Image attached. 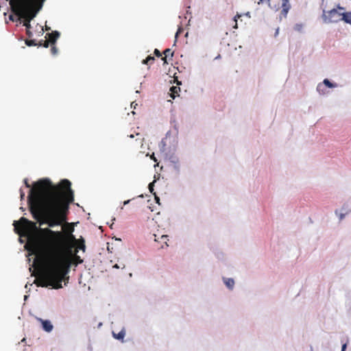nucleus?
Segmentation results:
<instances>
[{"label":"nucleus","mask_w":351,"mask_h":351,"mask_svg":"<svg viewBox=\"0 0 351 351\" xmlns=\"http://www.w3.org/2000/svg\"><path fill=\"white\" fill-rule=\"evenodd\" d=\"M154 53L156 56L158 58L162 56L160 51L158 49H155Z\"/></svg>","instance_id":"b1692460"},{"label":"nucleus","mask_w":351,"mask_h":351,"mask_svg":"<svg viewBox=\"0 0 351 351\" xmlns=\"http://www.w3.org/2000/svg\"><path fill=\"white\" fill-rule=\"evenodd\" d=\"M261 2H263L264 0H259Z\"/></svg>","instance_id":"e433bc0d"},{"label":"nucleus","mask_w":351,"mask_h":351,"mask_svg":"<svg viewBox=\"0 0 351 351\" xmlns=\"http://www.w3.org/2000/svg\"><path fill=\"white\" fill-rule=\"evenodd\" d=\"M155 60L154 57L152 56H148L145 59L142 61V63L144 64H148L149 63H152Z\"/></svg>","instance_id":"dca6fc26"},{"label":"nucleus","mask_w":351,"mask_h":351,"mask_svg":"<svg viewBox=\"0 0 351 351\" xmlns=\"http://www.w3.org/2000/svg\"><path fill=\"white\" fill-rule=\"evenodd\" d=\"M50 44V42L47 39L45 40H40L38 42V46H43L45 48H47Z\"/></svg>","instance_id":"a211bd4d"},{"label":"nucleus","mask_w":351,"mask_h":351,"mask_svg":"<svg viewBox=\"0 0 351 351\" xmlns=\"http://www.w3.org/2000/svg\"><path fill=\"white\" fill-rule=\"evenodd\" d=\"M224 283L230 289H232L234 285V281L232 278L224 279Z\"/></svg>","instance_id":"4468645a"},{"label":"nucleus","mask_w":351,"mask_h":351,"mask_svg":"<svg viewBox=\"0 0 351 351\" xmlns=\"http://www.w3.org/2000/svg\"><path fill=\"white\" fill-rule=\"evenodd\" d=\"M154 237H155V241L156 242H161V243H164L166 247L168 246V244H167V241L169 240L168 239V236L167 235H162L160 238L158 239H156V235L154 234Z\"/></svg>","instance_id":"9b49d317"},{"label":"nucleus","mask_w":351,"mask_h":351,"mask_svg":"<svg viewBox=\"0 0 351 351\" xmlns=\"http://www.w3.org/2000/svg\"><path fill=\"white\" fill-rule=\"evenodd\" d=\"M112 335L115 339L123 341L125 335V331L123 329L118 334L113 332Z\"/></svg>","instance_id":"f8f14e48"},{"label":"nucleus","mask_w":351,"mask_h":351,"mask_svg":"<svg viewBox=\"0 0 351 351\" xmlns=\"http://www.w3.org/2000/svg\"><path fill=\"white\" fill-rule=\"evenodd\" d=\"M241 16V14H237L234 17V21L235 22V24L234 25V28L237 29V19H239L240 17Z\"/></svg>","instance_id":"4be33fe9"},{"label":"nucleus","mask_w":351,"mask_h":351,"mask_svg":"<svg viewBox=\"0 0 351 351\" xmlns=\"http://www.w3.org/2000/svg\"><path fill=\"white\" fill-rule=\"evenodd\" d=\"M130 138H134V135H133V134H131V135H130Z\"/></svg>","instance_id":"f704fd0d"},{"label":"nucleus","mask_w":351,"mask_h":351,"mask_svg":"<svg viewBox=\"0 0 351 351\" xmlns=\"http://www.w3.org/2000/svg\"><path fill=\"white\" fill-rule=\"evenodd\" d=\"M182 28H179V29H178V31H177V32H176V35H175V38H176V39L178 38V34L182 32Z\"/></svg>","instance_id":"a878e982"},{"label":"nucleus","mask_w":351,"mask_h":351,"mask_svg":"<svg viewBox=\"0 0 351 351\" xmlns=\"http://www.w3.org/2000/svg\"><path fill=\"white\" fill-rule=\"evenodd\" d=\"M343 12L338 9H332L328 12H324L323 18L328 23H337L342 21Z\"/></svg>","instance_id":"39448f33"},{"label":"nucleus","mask_w":351,"mask_h":351,"mask_svg":"<svg viewBox=\"0 0 351 351\" xmlns=\"http://www.w3.org/2000/svg\"><path fill=\"white\" fill-rule=\"evenodd\" d=\"M38 320L42 323L43 328L46 332H51L53 329V325L51 324V322L49 320H43L40 318L38 319Z\"/></svg>","instance_id":"1a4fd4ad"},{"label":"nucleus","mask_w":351,"mask_h":351,"mask_svg":"<svg viewBox=\"0 0 351 351\" xmlns=\"http://www.w3.org/2000/svg\"><path fill=\"white\" fill-rule=\"evenodd\" d=\"M167 58H168L166 57L165 56L163 58H162V60L164 64H168Z\"/></svg>","instance_id":"cd10ccee"},{"label":"nucleus","mask_w":351,"mask_h":351,"mask_svg":"<svg viewBox=\"0 0 351 351\" xmlns=\"http://www.w3.org/2000/svg\"><path fill=\"white\" fill-rule=\"evenodd\" d=\"M154 181L151 182L149 184V191L152 193H154Z\"/></svg>","instance_id":"5701e85b"},{"label":"nucleus","mask_w":351,"mask_h":351,"mask_svg":"<svg viewBox=\"0 0 351 351\" xmlns=\"http://www.w3.org/2000/svg\"><path fill=\"white\" fill-rule=\"evenodd\" d=\"M13 226L15 231L21 235L29 234L36 228V223L25 217H21L19 221H14Z\"/></svg>","instance_id":"20e7f679"},{"label":"nucleus","mask_w":351,"mask_h":351,"mask_svg":"<svg viewBox=\"0 0 351 351\" xmlns=\"http://www.w3.org/2000/svg\"><path fill=\"white\" fill-rule=\"evenodd\" d=\"M346 347H347L346 343H344V344L342 346L341 351H346Z\"/></svg>","instance_id":"c85d7f7f"},{"label":"nucleus","mask_w":351,"mask_h":351,"mask_svg":"<svg viewBox=\"0 0 351 351\" xmlns=\"http://www.w3.org/2000/svg\"><path fill=\"white\" fill-rule=\"evenodd\" d=\"M278 28L276 29V35H277L278 34Z\"/></svg>","instance_id":"473e14b6"},{"label":"nucleus","mask_w":351,"mask_h":351,"mask_svg":"<svg viewBox=\"0 0 351 351\" xmlns=\"http://www.w3.org/2000/svg\"><path fill=\"white\" fill-rule=\"evenodd\" d=\"M324 85L326 86L328 88H334L337 86L336 84H332L328 79H325L323 81V84H319L317 87V91L321 94H324Z\"/></svg>","instance_id":"0eeeda50"},{"label":"nucleus","mask_w":351,"mask_h":351,"mask_svg":"<svg viewBox=\"0 0 351 351\" xmlns=\"http://www.w3.org/2000/svg\"><path fill=\"white\" fill-rule=\"evenodd\" d=\"M164 55L167 57V58H172L173 56V51H171V49H166L164 52H163Z\"/></svg>","instance_id":"f3484780"},{"label":"nucleus","mask_w":351,"mask_h":351,"mask_svg":"<svg viewBox=\"0 0 351 351\" xmlns=\"http://www.w3.org/2000/svg\"><path fill=\"white\" fill-rule=\"evenodd\" d=\"M25 44L29 47L38 46V43L36 42V39H32V38L25 40Z\"/></svg>","instance_id":"2eb2a0df"},{"label":"nucleus","mask_w":351,"mask_h":351,"mask_svg":"<svg viewBox=\"0 0 351 351\" xmlns=\"http://www.w3.org/2000/svg\"><path fill=\"white\" fill-rule=\"evenodd\" d=\"M342 21L351 24V12H343Z\"/></svg>","instance_id":"ddd939ff"},{"label":"nucleus","mask_w":351,"mask_h":351,"mask_svg":"<svg viewBox=\"0 0 351 351\" xmlns=\"http://www.w3.org/2000/svg\"><path fill=\"white\" fill-rule=\"evenodd\" d=\"M31 245L36 255L34 264L43 267V271L38 278V285L50 286L56 289L62 288V281L66 284L69 280L67 274L71 265V257L59 250H45L36 241Z\"/></svg>","instance_id":"f03ea898"},{"label":"nucleus","mask_w":351,"mask_h":351,"mask_svg":"<svg viewBox=\"0 0 351 351\" xmlns=\"http://www.w3.org/2000/svg\"><path fill=\"white\" fill-rule=\"evenodd\" d=\"M337 8L340 10H343V8L342 7H340L339 5L337 6Z\"/></svg>","instance_id":"2f4dec72"},{"label":"nucleus","mask_w":351,"mask_h":351,"mask_svg":"<svg viewBox=\"0 0 351 351\" xmlns=\"http://www.w3.org/2000/svg\"><path fill=\"white\" fill-rule=\"evenodd\" d=\"M51 53L53 56H56L58 53V49L55 45H51Z\"/></svg>","instance_id":"aec40b11"},{"label":"nucleus","mask_w":351,"mask_h":351,"mask_svg":"<svg viewBox=\"0 0 351 351\" xmlns=\"http://www.w3.org/2000/svg\"><path fill=\"white\" fill-rule=\"evenodd\" d=\"M129 202H130V200L125 201V202H123V204H124V205H126V204H128Z\"/></svg>","instance_id":"7c9ffc66"},{"label":"nucleus","mask_w":351,"mask_h":351,"mask_svg":"<svg viewBox=\"0 0 351 351\" xmlns=\"http://www.w3.org/2000/svg\"><path fill=\"white\" fill-rule=\"evenodd\" d=\"M24 183L27 188H30V184H29L27 179L24 180Z\"/></svg>","instance_id":"393cba45"},{"label":"nucleus","mask_w":351,"mask_h":351,"mask_svg":"<svg viewBox=\"0 0 351 351\" xmlns=\"http://www.w3.org/2000/svg\"><path fill=\"white\" fill-rule=\"evenodd\" d=\"M36 27H37V30H36L37 36H40L43 35V34H44L43 27L37 25Z\"/></svg>","instance_id":"6ab92c4d"},{"label":"nucleus","mask_w":351,"mask_h":351,"mask_svg":"<svg viewBox=\"0 0 351 351\" xmlns=\"http://www.w3.org/2000/svg\"><path fill=\"white\" fill-rule=\"evenodd\" d=\"M46 0H10L11 13L8 19L12 22L21 23L26 27L28 38L34 36L30 30V22L43 8Z\"/></svg>","instance_id":"7ed1b4c3"},{"label":"nucleus","mask_w":351,"mask_h":351,"mask_svg":"<svg viewBox=\"0 0 351 351\" xmlns=\"http://www.w3.org/2000/svg\"><path fill=\"white\" fill-rule=\"evenodd\" d=\"M60 36V33L57 31L47 34L46 38L50 42V45H56V40Z\"/></svg>","instance_id":"6e6552de"},{"label":"nucleus","mask_w":351,"mask_h":351,"mask_svg":"<svg viewBox=\"0 0 351 351\" xmlns=\"http://www.w3.org/2000/svg\"><path fill=\"white\" fill-rule=\"evenodd\" d=\"M71 183L64 179L54 185L48 178L39 180L34 184L28 196L33 217L49 227L66 222L69 205L74 201Z\"/></svg>","instance_id":"f257e3e1"},{"label":"nucleus","mask_w":351,"mask_h":351,"mask_svg":"<svg viewBox=\"0 0 351 351\" xmlns=\"http://www.w3.org/2000/svg\"><path fill=\"white\" fill-rule=\"evenodd\" d=\"M20 191H21V198L23 199L24 196H25V193L22 190H21Z\"/></svg>","instance_id":"c756f323"},{"label":"nucleus","mask_w":351,"mask_h":351,"mask_svg":"<svg viewBox=\"0 0 351 351\" xmlns=\"http://www.w3.org/2000/svg\"><path fill=\"white\" fill-rule=\"evenodd\" d=\"M45 232L47 233H49L50 234H56L57 235L60 236V232H55L54 231L49 229V228H45L43 230Z\"/></svg>","instance_id":"412c9836"},{"label":"nucleus","mask_w":351,"mask_h":351,"mask_svg":"<svg viewBox=\"0 0 351 351\" xmlns=\"http://www.w3.org/2000/svg\"><path fill=\"white\" fill-rule=\"evenodd\" d=\"M281 2L282 10L280 12V15L284 18H287L288 12L291 8V5L289 3V0H281Z\"/></svg>","instance_id":"423d86ee"},{"label":"nucleus","mask_w":351,"mask_h":351,"mask_svg":"<svg viewBox=\"0 0 351 351\" xmlns=\"http://www.w3.org/2000/svg\"><path fill=\"white\" fill-rule=\"evenodd\" d=\"M165 245H162L160 248H164Z\"/></svg>","instance_id":"c9c22d12"},{"label":"nucleus","mask_w":351,"mask_h":351,"mask_svg":"<svg viewBox=\"0 0 351 351\" xmlns=\"http://www.w3.org/2000/svg\"><path fill=\"white\" fill-rule=\"evenodd\" d=\"M180 90V87L172 86L170 88V96L172 99H175L176 96H179L178 92Z\"/></svg>","instance_id":"9d476101"},{"label":"nucleus","mask_w":351,"mask_h":351,"mask_svg":"<svg viewBox=\"0 0 351 351\" xmlns=\"http://www.w3.org/2000/svg\"><path fill=\"white\" fill-rule=\"evenodd\" d=\"M114 267H116V268H119V267L116 264Z\"/></svg>","instance_id":"72a5a7b5"},{"label":"nucleus","mask_w":351,"mask_h":351,"mask_svg":"<svg viewBox=\"0 0 351 351\" xmlns=\"http://www.w3.org/2000/svg\"><path fill=\"white\" fill-rule=\"evenodd\" d=\"M154 197H155V199H156V203H158V204H160V202H159V201H160V198L156 195V193H154Z\"/></svg>","instance_id":"bb28decb"}]
</instances>
